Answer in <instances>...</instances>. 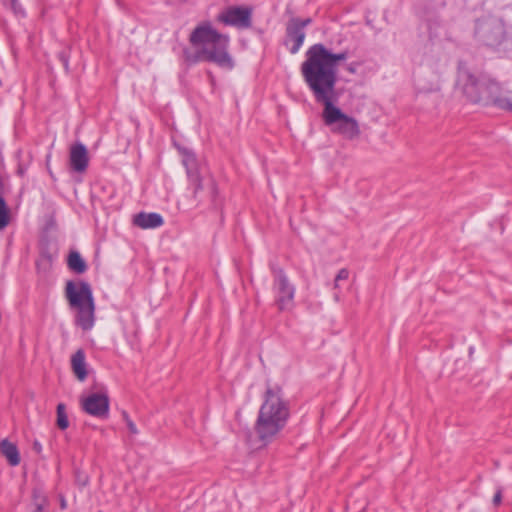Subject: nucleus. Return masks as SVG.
Instances as JSON below:
<instances>
[{
	"label": "nucleus",
	"mask_w": 512,
	"mask_h": 512,
	"mask_svg": "<svg viewBox=\"0 0 512 512\" xmlns=\"http://www.w3.org/2000/svg\"><path fill=\"white\" fill-rule=\"evenodd\" d=\"M348 55L346 50L333 53L323 44H314L306 51V59L301 64V74L315 101L323 105L324 124L343 139L355 141L361 136L359 122L334 104L338 98V66L348 58Z\"/></svg>",
	"instance_id": "nucleus-1"
},
{
	"label": "nucleus",
	"mask_w": 512,
	"mask_h": 512,
	"mask_svg": "<svg viewBox=\"0 0 512 512\" xmlns=\"http://www.w3.org/2000/svg\"><path fill=\"white\" fill-rule=\"evenodd\" d=\"M189 41L195 52L186 53V58L192 62H212L223 69H232L234 61L229 54L230 38L218 32L211 23L202 22L191 32Z\"/></svg>",
	"instance_id": "nucleus-2"
},
{
	"label": "nucleus",
	"mask_w": 512,
	"mask_h": 512,
	"mask_svg": "<svg viewBox=\"0 0 512 512\" xmlns=\"http://www.w3.org/2000/svg\"><path fill=\"white\" fill-rule=\"evenodd\" d=\"M456 88L472 103L493 105L512 112V95L503 93L497 82L477 75L464 66L458 69Z\"/></svg>",
	"instance_id": "nucleus-3"
},
{
	"label": "nucleus",
	"mask_w": 512,
	"mask_h": 512,
	"mask_svg": "<svg viewBox=\"0 0 512 512\" xmlns=\"http://www.w3.org/2000/svg\"><path fill=\"white\" fill-rule=\"evenodd\" d=\"M289 415L288 403L283 399L280 389L268 387L254 425L258 441L263 446L275 441L285 428Z\"/></svg>",
	"instance_id": "nucleus-4"
},
{
	"label": "nucleus",
	"mask_w": 512,
	"mask_h": 512,
	"mask_svg": "<svg viewBox=\"0 0 512 512\" xmlns=\"http://www.w3.org/2000/svg\"><path fill=\"white\" fill-rule=\"evenodd\" d=\"M65 296L71 309L75 311V323L82 330H91L95 323V303L91 286L84 281H68Z\"/></svg>",
	"instance_id": "nucleus-5"
},
{
	"label": "nucleus",
	"mask_w": 512,
	"mask_h": 512,
	"mask_svg": "<svg viewBox=\"0 0 512 512\" xmlns=\"http://www.w3.org/2000/svg\"><path fill=\"white\" fill-rule=\"evenodd\" d=\"M273 289L278 309L280 311L291 310L294 306L295 287L282 270L275 274Z\"/></svg>",
	"instance_id": "nucleus-6"
},
{
	"label": "nucleus",
	"mask_w": 512,
	"mask_h": 512,
	"mask_svg": "<svg viewBox=\"0 0 512 512\" xmlns=\"http://www.w3.org/2000/svg\"><path fill=\"white\" fill-rule=\"evenodd\" d=\"M311 23L310 18L301 19L292 17L286 24V38L285 45L291 54H296L305 40V27Z\"/></svg>",
	"instance_id": "nucleus-7"
},
{
	"label": "nucleus",
	"mask_w": 512,
	"mask_h": 512,
	"mask_svg": "<svg viewBox=\"0 0 512 512\" xmlns=\"http://www.w3.org/2000/svg\"><path fill=\"white\" fill-rule=\"evenodd\" d=\"M475 32L486 45L495 46L503 39L504 27L498 19L485 18L477 22Z\"/></svg>",
	"instance_id": "nucleus-8"
},
{
	"label": "nucleus",
	"mask_w": 512,
	"mask_h": 512,
	"mask_svg": "<svg viewBox=\"0 0 512 512\" xmlns=\"http://www.w3.org/2000/svg\"><path fill=\"white\" fill-rule=\"evenodd\" d=\"M251 14V9L247 7L232 6L223 10L217 20L228 26L245 29L251 26Z\"/></svg>",
	"instance_id": "nucleus-9"
},
{
	"label": "nucleus",
	"mask_w": 512,
	"mask_h": 512,
	"mask_svg": "<svg viewBox=\"0 0 512 512\" xmlns=\"http://www.w3.org/2000/svg\"><path fill=\"white\" fill-rule=\"evenodd\" d=\"M83 410L95 417H106L109 412V398L106 393H92L82 399Z\"/></svg>",
	"instance_id": "nucleus-10"
},
{
	"label": "nucleus",
	"mask_w": 512,
	"mask_h": 512,
	"mask_svg": "<svg viewBox=\"0 0 512 512\" xmlns=\"http://www.w3.org/2000/svg\"><path fill=\"white\" fill-rule=\"evenodd\" d=\"M70 165L73 170L77 172H83L88 166V152L86 147L77 143L70 149Z\"/></svg>",
	"instance_id": "nucleus-11"
},
{
	"label": "nucleus",
	"mask_w": 512,
	"mask_h": 512,
	"mask_svg": "<svg viewBox=\"0 0 512 512\" xmlns=\"http://www.w3.org/2000/svg\"><path fill=\"white\" fill-rule=\"evenodd\" d=\"M133 224L141 229H152L163 224V218L158 213L140 212L133 218Z\"/></svg>",
	"instance_id": "nucleus-12"
},
{
	"label": "nucleus",
	"mask_w": 512,
	"mask_h": 512,
	"mask_svg": "<svg viewBox=\"0 0 512 512\" xmlns=\"http://www.w3.org/2000/svg\"><path fill=\"white\" fill-rule=\"evenodd\" d=\"M0 452L7 459L11 466H17L20 463V453L17 446L7 439L0 442Z\"/></svg>",
	"instance_id": "nucleus-13"
},
{
	"label": "nucleus",
	"mask_w": 512,
	"mask_h": 512,
	"mask_svg": "<svg viewBox=\"0 0 512 512\" xmlns=\"http://www.w3.org/2000/svg\"><path fill=\"white\" fill-rule=\"evenodd\" d=\"M71 366L76 377L83 381L87 377L85 354L83 350H77L71 358Z\"/></svg>",
	"instance_id": "nucleus-14"
},
{
	"label": "nucleus",
	"mask_w": 512,
	"mask_h": 512,
	"mask_svg": "<svg viewBox=\"0 0 512 512\" xmlns=\"http://www.w3.org/2000/svg\"><path fill=\"white\" fill-rule=\"evenodd\" d=\"M68 267L78 274L84 273L87 269L85 261L82 259L81 255L76 251H72L69 254Z\"/></svg>",
	"instance_id": "nucleus-15"
},
{
	"label": "nucleus",
	"mask_w": 512,
	"mask_h": 512,
	"mask_svg": "<svg viewBox=\"0 0 512 512\" xmlns=\"http://www.w3.org/2000/svg\"><path fill=\"white\" fill-rule=\"evenodd\" d=\"M183 165L186 167L189 180L198 181V172L196 168V159L193 153L186 152L183 157Z\"/></svg>",
	"instance_id": "nucleus-16"
},
{
	"label": "nucleus",
	"mask_w": 512,
	"mask_h": 512,
	"mask_svg": "<svg viewBox=\"0 0 512 512\" xmlns=\"http://www.w3.org/2000/svg\"><path fill=\"white\" fill-rule=\"evenodd\" d=\"M10 221V210L2 195H0V230L8 226Z\"/></svg>",
	"instance_id": "nucleus-17"
},
{
	"label": "nucleus",
	"mask_w": 512,
	"mask_h": 512,
	"mask_svg": "<svg viewBox=\"0 0 512 512\" xmlns=\"http://www.w3.org/2000/svg\"><path fill=\"white\" fill-rule=\"evenodd\" d=\"M57 426L61 430H65L69 426L65 405L63 403L57 405Z\"/></svg>",
	"instance_id": "nucleus-18"
},
{
	"label": "nucleus",
	"mask_w": 512,
	"mask_h": 512,
	"mask_svg": "<svg viewBox=\"0 0 512 512\" xmlns=\"http://www.w3.org/2000/svg\"><path fill=\"white\" fill-rule=\"evenodd\" d=\"M348 277H349V271L347 269L343 268V269L339 270V272L337 273V275L335 277L334 287L338 288L339 282L343 281V280H347Z\"/></svg>",
	"instance_id": "nucleus-19"
},
{
	"label": "nucleus",
	"mask_w": 512,
	"mask_h": 512,
	"mask_svg": "<svg viewBox=\"0 0 512 512\" xmlns=\"http://www.w3.org/2000/svg\"><path fill=\"white\" fill-rule=\"evenodd\" d=\"M123 416L130 433L136 434L138 432L136 425L133 423V421L128 417L126 413H124Z\"/></svg>",
	"instance_id": "nucleus-20"
},
{
	"label": "nucleus",
	"mask_w": 512,
	"mask_h": 512,
	"mask_svg": "<svg viewBox=\"0 0 512 512\" xmlns=\"http://www.w3.org/2000/svg\"><path fill=\"white\" fill-rule=\"evenodd\" d=\"M190 183H191V185H193V193H194V196L196 197L198 192L202 189L200 176L198 175V181L190 180Z\"/></svg>",
	"instance_id": "nucleus-21"
},
{
	"label": "nucleus",
	"mask_w": 512,
	"mask_h": 512,
	"mask_svg": "<svg viewBox=\"0 0 512 512\" xmlns=\"http://www.w3.org/2000/svg\"><path fill=\"white\" fill-rule=\"evenodd\" d=\"M11 6H12V9L14 10V12L16 14H23V10L21 8V5L18 3L17 0H12L11 1Z\"/></svg>",
	"instance_id": "nucleus-22"
},
{
	"label": "nucleus",
	"mask_w": 512,
	"mask_h": 512,
	"mask_svg": "<svg viewBox=\"0 0 512 512\" xmlns=\"http://www.w3.org/2000/svg\"><path fill=\"white\" fill-rule=\"evenodd\" d=\"M501 501H502V492H501V490H498L493 497V504L495 506H498V505H500Z\"/></svg>",
	"instance_id": "nucleus-23"
},
{
	"label": "nucleus",
	"mask_w": 512,
	"mask_h": 512,
	"mask_svg": "<svg viewBox=\"0 0 512 512\" xmlns=\"http://www.w3.org/2000/svg\"><path fill=\"white\" fill-rule=\"evenodd\" d=\"M346 70L351 73V74H355L357 72V64L356 63H351L349 64L347 67H346Z\"/></svg>",
	"instance_id": "nucleus-24"
},
{
	"label": "nucleus",
	"mask_w": 512,
	"mask_h": 512,
	"mask_svg": "<svg viewBox=\"0 0 512 512\" xmlns=\"http://www.w3.org/2000/svg\"><path fill=\"white\" fill-rule=\"evenodd\" d=\"M25 173H26V167L23 165H19L18 169H17V174L19 176H24Z\"/></svg>",
	"instance_id": "nucleus-25"
},
{
	"label": "nucleus",
	"mask_w": 512,
	"mask_h": 512,
	"mask_svg": "<svg viewBox=\"0 0 512 512\" xmlns=\"http://www.w3.org/2000/svg\"><path fill=\"white\" fill-rule=\"evenodd\" d=\"M33 448L34 450L37 452V453H40L41 452V449H42V446L39 442L35 441L34 442V445H33Z\"/></svg>",
	"instance_id": "nucleus-26"
},
{
	"label": "nucleus",
	"mask_w": 512,
	"mask_h": 512,
	"mask_svg": "<svg viewBox=\"0 0 512 512\" xmlns=\"http://www.w3.org/2000/svg\"><path fill=\"white\" fill-rule=\"evenodd\" d=\"M35 512H43V504L42 503H38L36 505V510Z\"/></svg>",
	"instance_id": "nucleus-27"
},
{
	"label": "nucleus",
	"mask_w": 512,
	"mask_h": 512,
	"mask_svg": "<svg viewBox=\"0 0 512 512\" xmlns=\"http://www.w3.org/2000/svg\"><path fill=\"white\" fill-rule=\"evenodd\" d=\"M66 507V503L64 500L61 501V508L64 509Z\"/></svg>",
	"instance_id": "nucleus-28"
}]
</instances>
